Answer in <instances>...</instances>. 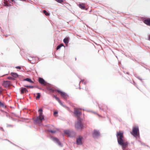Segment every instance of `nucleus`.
Wrapping results in <instances>:
<instances>
[{
	"label": "nucleus",
	"mask_w": 150,
	"mask_h": 150,
	"mask_svg": "<svg viewBox=\"0 0 150 150\" xmlns=\"http://www.w3.org/2000/svg\"><path fill=\"white\" fill-rule=\"evenodd\" d=\"M118 144L120 146L123 150H130L129 149H126L128 145V143L125 142L123 136V133L121 131L117 132L116 134Z\"/></svg>",
	"instance_id": "1"
},
{
	"label": "nucleus",
	"mask_w": 150,
	"mask_h": 150,
	"mask_svg": "<svg viewBox=\"0 0 150 150\" xmlns=\"http://www.w3.org/2000/svg\"><path fill=\"white\" fill-rule=\"evenodd\" d=\"M39 115L37 117L36 119L34 120V122L37 123H39V121L41 122L44 119V116L42 115V109H40L39 110Z\"/></svg>",
	"instance_id": "2"
},
{
	"label": "nucleus",
	"mask_w": 150,
	"mask_h": 150,
	"mask_svg": "<svg viewBox=\"0 0 150 150\" xmlns=\"http://www.w3.org/2000/svg\"><path fill=\"white\" fill-rule=\"evenodd\" d=\"M131 134L134 137H139V129L138 126L133 127L132 132H131Z\"/></svg>",
	"instance_id": "3"
},
{
	"label": "nucleus",
	"mask_w": 150,
	"mask_h": 150,
	"mask_svg": "<svg viewBox=\"0 0 150 150\" xmlns=\"http://www.w3.org/2000/svg\"><path fill=\"white\" fill-rule=\"evenodd\" d=\"M82 120V119H81V120H80L79 119V120H78V121L76 122L75 125V127L76 129H81L83 128V125L81 122Z\"/></svg>",
	"instance_id": "4"
},
{
	"label": "nucleus",
	"mask_w": 150,
	"mask_h": 150,
	"mask_svg": "<svg viewBox=\"0 0 150 150\" xmlns=\"http://www.w3.org/2000/svg\"><path fill=\"white\" fill-rule=\"evenodd\" d=\"M74 114L75 116L77 117L78 120H79V119L81 120V119L79 117V115H81L82 113L81 112L79 111L77 109L74 110Z\"/></svg>",
	"instance_id": "5"
},
{
	"label": "nucleus",
	"mask_w": 150,
	"mask_h": 150,
	"mask_svg": "<svg viewBox=\"0 0 150 150\" xmlns=\"http://www.w3.org/2000/svg\"><path fill=\"white\" fill-rule=\"evenodd\" d=\"M83 137L81 136H79L76 139V144L78 145H81L82 144V140Z\"/></svg>",
	"instance_id": "6"
},
{
	"label": "nucleus",
	"mask_w": 150,
	"mask_h": 150,
	"mask_svg": "<svg viewBox=\"0 0 150 150\" xmlns=\"http://www.w3.org/2000/svg\"><path fill=\"white\" fill-rule=\"evenodd\" d=\"M57 91L60 93L61 95L65 99H66L68 97V95L65 92L61 91L60 90H57Z\"/></svg>",
	"instance_id": "7"
},
{
	"label": "nucleus",
	"mask_w": 150,
	"mask_h": 150,
	"mask_svg": "<svg viewBox=\"0 0 150 150\" xmlns=\"http://www.w3.org/2000/svg\"><path fill=\"white\" fill-rule=\"evenodd\" d=\"M100 135V133L97 130H94L93 133V137L94 138H97Z\"/></svg>",
	"instance_id": "8"
},
{
	"label": "nucleus",
	"mask_w": 150,
	"mask_h": 150,
	"mask_svg": "<svg viewBox=\"0 0 150 150\" xmlns=\"http://www.w3.org/2000/svg\"><path fill=\"white\" fill-rule=\"evenodd\" d=\"M52 140L54 142L57 143L59 146L61 147L62 146V144L57 138L54 137L52 138Z\"/></svg>",
	"instance_id": "9"
},
{
	"label": "nucleus",
	"mask_w": 150,
	"mask_h": 150,
	"mask_svg": "<svg viewBox=\"0 0 150 150\" xmlns=\"http://www.w3.org/2000/svg\"><path fill=\"white\" fill-rule=\"evenodd\" d=\"M39 82L41 84L44 85H45L46 84V82L42 78H39Z\"/></svg>",
	"instance_id": "10"
},
{
	"label": "nucleus",
	"mask_w": 150,
	"mask_h": 150,
	"mask_svg": "<svg viewBox=\"0 0 150 150\" xmlns=\"http://www.w3.org/2000/svg\"><path fill=\"white\" fill-rule=\"evenodd\" d=\"M10 84V81H4L3 83V85L5 87L8 86Z\"/></svg>",
	"instance_id": "11"
},
{
	"label": "nucleus",
	"mask_w": 150,
	"mask_h": 150,
	"mask_svg": "<svg viewBox=\"0 0 150 150\" xmlns=\"http://www.w3.org/2000/svg\"><path fill=\"white\" fill-rule=\"evenodd\" d=\"M21 93L23 94L24 93L28 92V91L25 88L22 87L21 88Z\"/></svg>",
	"instance_id": "12"
},
{
	"label": "nucleus",
	"mask_w": 150,
	"mask_h": 150,
	"mask_svg": "<svg viewBox=\"0 0 150 150\" xmlns=\"http://www.w3.org/2000/svg\"><path fill=\"white\" fill-rule=\"evenodd\" d=\"M144 23L147 25H150V19L148 18L144 21Z\"/></svg>",
	"instance_id": "13"
},
{
	"label": "nucleus",
	"mask_w": 150,
	"mask_h": 150,
	"mask_svg": "<svg viewBox=\"0 0 150 150\" xmlns=\"http://www.w3.org/2000/svg\"><path fill=\"white\" fill-rule=\"evenodd\" d=\"M58 130V129L56 128H54L53 130L51 129H48V131L49 132H51L52 133H55Z\"/></svg>",
	"instance_id": "14"
},
{
	"label": "nucleus",
	"mask_w": 150,
	"mask_h": 150,
	"mask_svg": "<svg viewBox=\"0 0 150 150\" xmlns=\"http://www.w3.org/2000/svg\"><path fill=\"white\" fill-rule=\"evenodd\" d=\"M69 39L68 38H65L63 40V42L65 44H67L69 42Z\"/></svg>",
	"instance_id": "15"
},
{
	"label": "nucleus",
	"mask_w": 150,
	"mask_h": 150,
	"mask_svg": "<svg viewBox=\"0 0 150 150\" xmlns=\"http://www.w3.org/2000/svg\"><path fill=\"white\" fill-rule=\"evenodd\" d=\"M79 6L80 8L82 9H84L85 8V7L84 6V5L83 4H79Z\"/></svg>",
	"instance_id": "16"
},
{
	"label": "nucleus",
	"mask_w": 150,
	"mask_h": 150,
	"mask_svg": "<svg viewBox=\"0 0 150 150\" xmlns=\"http://www.w3.org/2000/svg\"><path fill=\"white\" fill-rule=\"evenodd\" d=\"M11 75L13 77L15 78L18 77V74L16 73H11Z\"/></svg>",
	"instance_id": "17"
},
{
	"label": "nucleus",
	"mask_w": 150,
	"mask_h": 150,
	"mask_svg": "<svg viewBox=\"0 0 150 150\" xmlns=\"http://www.w3.org/2000/svg\"><path fill=\"white\" fill-rule=\"evenodd\" d=\"M64 133L65 134H68L69 135V137H70V132L69 130H66L64 131Z\"/></svg>",
	"instance_id": "18"
},
{
	"label": "nucleus",
	"mask_w": 150,
	"mask_h": 150,
	"mask_svg": "<svg viewBox=\"0 0 150 150\" xmlns=\"http://www.w3.org/2000/svg\"><path fill=\"white\" fill-rule=\"evenodd\" d=\"M55 98L58 101V102L60 103L61 105H62L64 107H65V106L62 103V102H61V101L59 100V98L56 97H55Z\"/></svg>",
	"instance_id": "19"
},
{
	"label": "nucleus",
	"mask_w": 150,
	"mask_h": 150,
	"mask_svg": "<svg viewBox=\"0 0 150 150\" xmlns=\"http://www.w3.org/2000/svg\"><path fill=\"white\" fill-rule=\"evenodd\" d=\"M24 80L28 81L30 83H33V81H32L29 78H27L24 79Z\"/></svg>",
	"instance_id": "20"
},
{
	"label": "nucleus",
	"mask_w": 150,
	"mask_h": 150,
	"mask_svg": "<svg viewBox=\"0 0 150 150\" xmlns=\"http://www.w3.org/2000/svg\"><path fill=\"white\" fill-rule=\"evenodd\" d=\"M43 12L47 16H48L49 15V14L45 10H43Z\"/></svg>",
	"instance_id": "21"
},
{
	"label": "nucleus",
	"mask_w": 150,
	"mask_h": 150,
	"mask_svg": "<svg viewBox=\"0 0 150 150\" xmlns=\"http://www.w3.org/2000/svg\"><path fill=\"white\" fill-rule=\"evenodd\" d=\"M37 96L36 97V99H38L40 97V93H37Z\"/></svg>",
	"instance_id": "22"
},
{
	"label": "nucleus",
	"mask_w": 150,
	"mask_h": 150,
	"mask_svg": "<svg viewBox=\"0 0 150 150\" xmlns=\"http://www.w3.org/2000/svg\"><path fill=\"white\" fill-rule=\"evenodd\" d=\"M3 89L0 87V96L2 94Z\"/></svg>",
	"instance_id": "23"
},
{
	"label": "nucleus",
	"mask_w": 150,
	"mask_h": 150,
	"mask_svg": "<svg viewBox=\"0 0 150 150\" xmlns=\"http://www.w3.org/2000/svg\"><path fill=\"white\" fill-rule=\"evenodd\" d=\"M25 86L26 87L29 88H34V86Z\"/></svg>",
	"instance_id": "24"
},
{
	"label": "nucleus",
	"mask_w": 150,
	"mask_h": 150,
	"mask_svg": "<svg viewBox=\"0 0 150 150\" xmlns=\"http://www.w3.org/2000/svg\"><path fill=\"white\" fill-rule=\"evenodd\" d=\"M56 1L59 3H61L63 2V0H55Z\"/></svg>",
	"instance_id": "25"
},
{
	"label": "nucleus",
	"mask_w": 150,
	"mask_h": 150,
	"mask_svg": "<svg viewBox=\"0 0 150 150\" xmlns=\"http://www.w3.org/2000/svg\"><path fill=\"white\" fill-rule=\"evenodd\" d=\"M8 79H10V80H14V79L12 77H8Z\"/></svg>",
	"instance_id": "26"
},
{
	"label": "nucleus",
	"mask_w": 150,
	"mask_h": 150,
	"mask_svg": "<svg viewBox=\"0 0 150 150\" xmlns=\"http://www.w3.org/2000/svg\"><path fill=\"white\" fill-rule=\"evenodd\" d=\"M61 47V46L59 45L57 47L56 49L57 50H58V49H60Z\"/></svg>",
	"instance_id": "27"
},
{
	"label": "nucleus",
	"mask_w": 150,
	"mask_h": 150,
	"mask_svg": "<svg viewBox=\"0 0 150 150\" xmlns=\"http://www.w3.org/2000/svg\"><path fill=\"white\" fill-rule=\"evenodd\" d=\"M16 68L19 69H21V67L20 66H17L16 67Z\"/></svg>",
	"instance_id": "28"
},
{
	"label": "nucleus",
	"mask_w": 150,
	"mask_h": 150,
	"mask_svg": "<svg viewBox=\"0 0 150 150\" xmlns=\"http://www.w3.org/2000/svg\"><path fill=\"white\" fill-rule=\"evenodd\" d=\"M29 60L30 61V62L32 64H34L35 63V62H31V60L30 59H29Z\"/></svg>",
	"instance_id": "29"
},
{
	"label": "nucleus",
	"mask_w": 150,
	"mask_h": 150,
	"mask_svg": "<svg viewBox=\"0 0 150 150\" xmlns=\"http://www.w3.org/2000/svg\"><path fill=\"white\" fill-rule=\"evenodd\" d=\"M4 105V104L0 101V105L2 106Z\"/></svg>",
	"instance_id": "30"
},
{
	"label": "nucleus",
	"mask_w": 150,
	"mask_h": 150,
	"mask_svg": "<svg viewBox=\"0 0 150 150\" xmlns=\"http://www.w3.org/2000/svg\"><path fill=\"white\" fill-rule=\"evenodd\" d=\"M57 111H55L54 112V115L55 114H57Z\"/></svg>",
	"instance_id": "31"
},
{
	"label": "nucleus",
	"mask_w": 150,
	"mask_h": 150,
	"mask_svg": "<svg viewBox=\"0 0 150 150\" xmlns=\"http://www.w3.org/2000/svg\"><path fill=\"white\" fill-rule=\"evenodd\" d=\"M84 80H81V81L80 82V83H81V82L83 83L84 82Z\"/></svg>",
	"instance_id": "32"
},
{
	"label": "nucleus",
	"mask_w": 150,
	"mask_h": 150,
	"mask_svg": "<svg viewBox=\"0 0 150 150\" xmlns=\"http://www.w3.org/2000/svg\"><path fill=\"white\" fill-rule=\"evenodd\" d=\"M59 45L61 46V47L62 46H63V45L62 44H61L60 45Z\"/></svg>",
	"instance_id": "33"
},
{
	"label": "nucleus",
	"mask_w": 150,
	"mask_h": 150,
	"mask_svg": "<svg viewBox=\"0 0 150 150\" xmlns=\"http://www.w3.org/2000/svg\"><path fill=\"white\" fill-rule=\"evenodd\" d=\"M149 40L150 41V35L149 36Z\"/></svg>",
	"instance_id": "34"
},
{
	"label": "nucleus",
	"mask_w": 150,
	"mask_h": 150,
	"mask_svg": "<svg viewBox=\"0 0 150 150\" xmlns=\"http://www.w3.org/2000/svg\"><path fill=\"white\" fill-rule=\"evenodd\" d=\"M79 109H80V110H81V108H79Z\"/></svg>",
	"instance_id": "35"
}]
</instances>
